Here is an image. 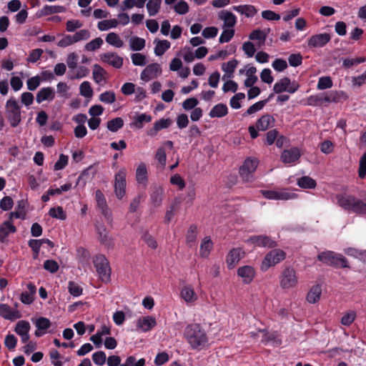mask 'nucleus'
<instances>
[{"label":"nucleus","instance_id":"nucleus-1","mask_svg":"<svg viewBox=\"0 0 366 366\" xmlns=\"http://www.w3.org/2000/svg\"><path fill=\"white\" fill-rule=\"evenodd\" d=\"M184 337L192 349L202 350L209 346V338L203 327L198 323H191L184 330Z\"/></svg>","mask_w":366,"mask_h":366},{"label":"nucleus","instance_id":"nucleus-2","mask_svg":"<svg viewBox=\"0 0 366 366\" xmlns=\"http://www.w3.org/2000/svg\"><path fill=\"white\" fill-rule=\"evenodd\" d=\"M337 204L346 210L352 211L357 214H366V202L350 194L337 196Z\"/></svg>","mask_w":366,"mask_h":366},{"label":"nucleus","instance_id":"nucleus-3","mask_svg":"<svg viewBox=\"0 0 366 366\" xmlns=\"http://www.w3.org/2000/svg\"><path fill=\"white\" fill-rule=\"evenodd\" d=\"M5 114L12 127H16L21 122V107L14 97H10L6 101Z\"/></svg>","mask_w":366,"mask_h":366},{"label":"nucleus","instance_id":"nucleus-4","mask_svg":"<svg viewBox=\"0 0 366 366\" xmlns=\"http://www.w3.org/2000/svg\"><path fill=\"white\" fill-rule=\"evenodd\" d=\"M298 285L296 270L292 267H285L280 276V286L283 290L295 288Z\"/></svg>","mask_w":366,"mask_h":366},{"label":"nucleus","instance_id":"nucleus-5","mask_svg":"<svg viewBox=\"0 0 366 366\" xmlns=\"http://www.w3.org/2000/svg\"><path fill=\"white\" fill-rule=\"evenodd\" d=\"M317 258L320 261L328 265L340 267H348L346 258L342 254L335 253L332 251L321 252L318 254Z\"/></svg>","mask_w":366,"mask_h":366},{"label":"nucleus","instance_id":"nucleus-6","mask_svg":"<svg viewBox=\"0 0 366 366\" xmlns=\"http://www.w3.org/2000/svg\"><path fill=\"white\" fill-rule=\"evenodd\" d=\"M94 267L99 278L103 282L110 280V267L108 259L103 254L96 256L94 259Z\"/></svg>","mask_w":366,"mask_h":366},{"label":"nucleus","instance_id":"nucleus-7","mask_svg":"<svg viewBox=\"0 0 366 366\" xmlns=\"http://www.w3.org/2000/svg\"><path fill=\"white\" fill-rule=\"evenodd\" d=\"M126 177L127 170L125 168H121L114 175V190L119 199H122L126 194Z\"/></svg>","mask_w":366,"mask_h":366},{"label":"nucleus","instance_id":"nucleus-8","mask_svg":"<svg viewBox=\"0 0 366 366\" xmlns=\"http://www.w3.org/2000/svg\"><path fill=\"white\" fill-rule=\"evenodd\" d=\"M285 252L282 249H273L266 254L262 264L261 269L267 271L270 267L274 266L285 259Z\"/></svg>","mask_w":366,"mask_h":366},{"label":"nucleus","instance_id":"nucleus-9","mask_svg":"<svg viewBox=\"0 0 366 366\" xmlns=\"http://www.w3.org/2000/svg\"><path fill=\"white\" fill-rule=\"evenodd\" d=\"M259 162L256 158H247L239 168V174L245 182H251L253 179V174L255 172Z\"/></svg>","mask_w":366,"mask_h":366},{"label":"nucleus","instance_id":"nucleus-10","mask_svg":"<svg viewBox=\"0 0 366 366\" xmlns=\"http://www.w3.org/2000/svg\"><path fill=\"white\" fill-rule=\"evenodd\" d=\"M262 195L268 199L273 200H288L296 198V194L289 192L286 189L279 190H262Z\"/></svg>","mask_w":366,"mask_h":366},{"label":"nucleus","instance_id":"nucleus-11","mask_svg":"<svg viewBox=\"0 0 366 366\" xmlns=\"http://www.w3.org/2000/svg\"><path fill=\"white\" fill-rule=\"evenodd\" d=\"M298 87L297 84L295 82L291 83L288 77H284L274 84L273 91L276 94H280L283 92L293 94L298 89Z\"/></svg>","mask_w":366,"mask_h":366},{"label":"nucleus","instance_id":"nucleus-12","mask_svg":"<svg viewBox=\"0 0 366 366\" xmlns=\"http://www.w3.org/2000/svg\"><path fill=\"white\" fill-rule=\"evenodd\" d=\"M98 239L101 244L107 249H112L114 247V239L109 234V232L104 225H99L96 227Z\"/></svg>","mask_w":366,"mask_h":366},{"label":"nucleus","instance_id":"nucleus-13","mask_svg":"<svg viewBox=\"0 0 366 366\" xmlns=\"http://www.w3.org/2000/svg\"><path fill=\"white\" fill-rule=\"evenodd\" d=\"M245 252L241 248H233L230 249L226 257V263L227 267L233 269L244 257Z\"/></svg>","mask_w":366,"mask_h":366},{"label":"nucleus","instance_id":"nucleus-14","mask_svg":"<svg viewBox=\"0 0 366 366\" xmlns=\"http://www.w3.org/2000/svg\"><path fill=\"white\" fill-rule=\"evenodd\" d=\"M162 73V69L159 64L154 63L148 65L142 71L140 77L144 81H148L157 77Z\"/></svg>","mask_w":366,"mask_h":366},{"label":"nucleus","instance_id":"nucleus-15","mask_svg":"<svg viewBox=\"0 0 366 366\" xmlns=\"http://www.w3.org/2000/svg\"><path fill=\"white\" fill-rule=\"evenodd\" d=\"M95 199H96L98 207L100 209L102 214L104 216L106 219L107 221H112V212L107 206L105 197L101 190L98 189L96 191Z\"/></svg>","mask_w":366,"mask_h":366},{"label":"nucleus","instance_id":"nucleus-16","mask_svg":"<svg viewBox=\"0 0 366 366\" xmlns=\"http://www.w3.org/2000/svg\"><path fill=\"white\" fill-rule=\"evenodd\" d=\"M330 39V35L327 33L315 34L308 39L307 45L310 48L323 47Z\"/></svg>","mask_w":366,"mask_h":366},{"label":"nucleus","instance_id":"nucleus-17","mask_svg":"<svg viewBox=\"0 0 366 366\" xmlns=\"http://www.w3.org/2000/svg\"><path fill=\"white\" fill-rule=\"evenodd\" d=\"M100 59L116 69H119L123 65V58L114 52L104 53L100 55Z\"/></svg>","mask_w":366,"mask_h":366},{"label":"nucleus","instance_id":"nucleus-18","mask_svg":"<svg viewBox=\"0 0 366 366\" xmlns=\"http://www.w3.org/2000/svg\"><path fill=\"white\" fill-rule=\"evenodd\" d=\"M0 317L14 321L21 317V313L17 309H14L7 304H0Z\"/></svg>","mask_w":366,"mask_h":366},{"label":"nucleus","instance_id":"nucleus-19","mask_svg":"<svg viewBox=\"0 0 366 366\" xmlns=\"http://www.w3.org/2000/svg\"><path fill=\"white\" fill-rule=\"evenodd\" d=\"M218 19L223 22L222 28H232L237 22L236 16L231 11L227 10H222L218 14Z\"/></svg>","mask_w":366,"mask_h":366},{"label":"nucleus","instance_id":"nucleus-20","mask_svg":"<svg viewBox=\"0 0 366 366\" xmlns=\"http://www.w3.org/2000/svg\"><path fill=\"white\" fill-rule=\"evenodd\" d=\"M300 152L298 148L293 147L282 152L280 159L286 164H290L297 162L300 157Z\"/></svg>","mask_w":366,"mask_h":366},{"label":"nucleus","instance_id":"nucleus-21","mask_svg":"<svg viewBox=\"0 0 366 366\" xmlns=\"http://www.w3.org/2000/svg\"><path fill=\"white\" fill-rule=\"evenodd\" d=\"M246 242L254 245V247H273L276 244L270 238L267 236L257 235L249 237Z\"/></svg>","mask_w":366,"mask_h":366},{"label":"nucleus","instance_id":"nucleus-22","mask_svg":"<svg viewBox=\"0 0 366 366\" xmlns=\"http://www.w3.org/2000/svg\"><path fill=\"white\" fill-rule=\"evenodd\" d=\"M237 273L238 277L242 279L244 284H249L252 282L256 272L252 266L245 265L239 267Z\"/></svg>","mask_w":366,"mask_h":366},{"label":"nucleus","instance_id":"nucleus-23","mask_svg":"<svg viewBox=\"0 0 366 366\" xmlns=\"http://www.w3.org/2000/svg\"><path fill=\"white\" fill-rule=\"evenodd\" d=\"M55 98V91L51 86L41 88L36 95V101L41 104L44 101L51 102Z\"/></svg>","mask_w":366,"mask_h":366},{"label":"nucleus","instance_id":"nucleus-24","mask_svg":"<svg viewBox=\"0 0 366 366\" xmlns=\"http://www.w3.org/2000/svg\"><path fill=\"white\" fill-rule=\"evenodd\" d=\"M214 242L209 236L204 237L200 242L199 256L202 258H207L213 250Z\"/></svg>","mask_w":366,"mask_h":366},{"label":"nucleus","instance_id":"nucleus-25","mask_svg":"<svg viewBox=\"0 0 366 366\" xmlns=\"http://www.w3.org/2000/svg\"><path fill=\"white\" fill-rule=\"evenodd\" d=\"M157 325L156 319L152 316H144L139 318L137 323L138 329L142 332H148Z\"/></svg>","mask_w":366,"mask_h":366},{"label":"nucleus","instance_id":"nucleus-26","mask_svg":"<svg viewBox=\"0 0 366 366\" xmlns=\"http://www.w3.org/2000/svg\"><path fill=\"white\" fill-rule=\"evenodd\" d=\"M107 71L100 65L96 64L93 66L92 77L94 82L99 85H104L107 81Z\"/></svg>","mask_w":366,"mask_h":366},{"label":"nucleus","instance_id":"nucleus-27","mask_svg":"<svg viewBox=\"0 0 366 366\" xmlns=\"http://www.w3.org/2000/svg\"><path fill=\"white\" fill-rule=\"evenodd\" d=\"M274 118L270 114L262 115L256 122V127L259 131H266L274 125Z\"/></svg>","mask_w":366,"mask_h":366},{"label":"nucleus","instance_id":"nucleus-28","mask_svg":"<svg viewBox=\"0 0 366 366\" xmlns=\"http://www.w3.org/2000/svg\"><path fill=\"white\" fill-rule=\"evenodd\" d=\"M181 297L189 304L194 303L198 298L197 294L191 285L182 287L180 291Z\"/></svg>","mask_w":366,"mask_h":366},{"label":"nucleus","instance_id":"nucleus-29","mask_svg":"<svg viewBox=\"0 0 366 366\" xmlns=\"http://www.w3.org/2000/svg\"><path fill=\"white\" fill-rule=\"evenodd\" d=\"M136 179L138 184L146 186L148 182V171L145 163L141 162L136 169Z\"/></svg>","mask_w":366,"mask_h":366},{"label":"nucleus","instance_id":"nucleus-30","mask_svg":"<svg viewBox=\"0 0 366 366\" xmlns=\"http://www.w3.org/2000/svg\"><path fill=\"white\" fill-rule=\"evenodd\" d=\"M327 98L326 99L327 103H340L346 101L348 99V95L344 91L333 90L327 93Z\"/></svg>","mask_w":366,"mask_h":366},{"label":"nucleus","instance_id":"nucleus-31","mask_svg":"<svg viewBox=\"0 0 366 366\" xmlns=\"http://www.w3.org/2000/svg\"><path fill=\"white\" fill-rule=\"evenodd\" d=\"M16 228L11 220L5 221L0 224V242H4L11 233H15Z\"/></svg>","mask_w":366,"mask_h":366},{"label":"nucleus","instance_id":"nucleus-32","mask_svg":"<svg viewBox=\"0 0 366 366\" xmlns=\"http://www.w3.org/2000/svg\"><path fill=\"white\" fill-rule=\"evenodd\" d=\"M171 124V119H161L154 123L153 127L147 131V135L154 137L157 134L159 131L168 128Z\"/></svg>","mask_w":366,"mask_h":366},{"label":"nucleus","instance_id":"nucleus-33","mask_svg":"<svg viewBox=\"0 0 366 366\" xmlns=\"http://www.w3.org/2000/svg\"><path fill=\"white\" fill-rule=\"evenodd\" d=\"M232 9L242 15H244L247 18H252L257 13V9L253 5L250 4L233 6Z\"/></svg>","mask_w":366,"mask_h":366},{"label":"nucleus","instance_id":"nucleus-34","mask_svg":"<svg viewBox=\"0 0 366 366\" xmlns=\"http://www.w3.org/2000/svg\"><path fill=\"white\" fill-rule=\"evenodd\" d=\"M269 30L254 29L249 35V39L252 41H257V45L262 47L266 41Z\"/></svg>","mask_w":366,"mask_h":366},{"label":"nucleus","instance_id":"nucleus-35","mask_svg":"<svg viewBox=\"0 0 366 366\" xmlns=\"http://www.w3.org/2000/svg\"><path fill=\"white\" fill-rule=\"evenodd\" d=\"M29 292H24L20 296V300L25 305H30L34 300V295L36 294V287L33 283H29L26 285Z\"/></svg>","mask_w":366,"mask_h":366},{"label":"nucleus","instance_id":"nucleus-36","mask_svg":"<svg viewBox=\"0 0 366 366\" xmlns=\"http://www.w3.org/2000/svg\"><path fill=\"white\" fill-rule=\"evenodd\" d=\"M322 288L320 285H313L309 290L306 296V300L310 304L317 302L321 297Z\"/></svg>","mask_w":366,"mask_h":366},{"label":"nucleus","instance_id":"nucleus-37","mask_svg":"<svg viewBox=\"0 0 366 366\" xmlns=\"http://www.w3.org/2000/svg\"><path fill=\"white\" fill-rule=\"evenodd\" d=\"M106 42L115 48H122L124 46V42L119 34L116 32H110L107 34L105 38Z\"/></svg>","mask_w":366,"mask_h":366},{"label":"nucleus","instance_id":"nucleus-38","mask_svg":"<svg viewBox=\"0 0 366 366\" xmlns=\"http://www.w3.org/2000/svg\"><path fill=\"white\" fill-rule=\"evenodd\" d=\"M164 196V190L162 187H156L153 189L151 194L150 199L154 207H159L163 200Z\"/></svg>","mask_w":366,"mask_h":366},{"label":"nucleus","instance_id":"nucleus-39","mask_svg":"<svg viewBox=\"0 0 366 366\" xmlns=\"http://www.w3.org/2000/svg\"><path fill=\"white\" fill-rule=\"evenodd\" d=\"M228 113V108L224 104H217L210 110L209 115L211 118H222Z\"/></svg>","mask_w":366,"mask_h":366},{"label":"nucleus","instance_id":"nucleus-40","mask_svg":"<svg viewBox=\"0 0 366 366\" xmlns=\"http://www.w3.org/2000/svg\"><path fill=\"white\" fill-rule=\"evenodd\" d=\"M257 69L253 66H247V69L245 71V75L247 79L244 81V86L246 87H251L257 81L258 78L256 76Z\"/></svg>","mask_w":366,"mask_h":366},{"label":"nucleus","instance_id":"nucleus-41","mask_svg":"<svg viewBox=\"0 0 366 366\" xmlns=\"http://www.w3.org/2000/svg\"><path fill=\"white\" fill-rule=\"evenodd\" d=\"M118 25L119 21L117 19H111L99 21L97 24V28L99 31H104L117 28Z\"/></svg>","mask_w":366,"mask_h":366},{"label":"nucleus","instance_id":"nucleus-42","mask_svg":"<svg viewBox=\"0 0 366 366\" xmlns=\"http://www.w3.org/2000/svg\"><path fill=\"white\" fill-rule=\"evenodd\" d=\"M154 42L156 43L154 54L159 56L163 55L171 46L170 42L167 40H155Z\"/></svg>","mask_w":366,"mask_h":366},{"label":"nucleus","instance_id":"nucleus-43","mask_svg":"<svg viewBox=\"0 0 366 366\" xmlns=\"http://www.w3.org/2000/svg\"><path fill=\"white\" fill-rule=\"evenodd\" d=\"M145 46V40L142 38L133 36L129 39V47L132 51H141Z\"/></svg>","mask_w":366,"mask_h":366},{"label":"nucleus","instance_id":"nucleus-44","mask_svg":"<svg viewBox=\"0 0 366 366\" xmlns=\"http://www.w3.org/2000/svg\"><path fill=\"white\" fill-rule=\"evenodd\" d=\"M327 98V93H323V94H317V95H312L307 98V104L310 105V106L320 105V104L327 103V102H326Z\"/></svg>","mask_w":366,"mask_h":366},{"label":"nucleus","instance_id":"nucleus-45","mask_svg":"<svg viewBox=\"0 0 366 366\" xmlns=\"http://www.w3.org/2000/svg\"><path fill=\"white\" fill-rule=\"evenodd\" d=\"M162 0H149L147 4V9L150 16H155L160 9Z\"/></svg>","mask_w":366,"mask_h":366},{"label":"nucleus","instance_id":"nucleus-46","mask_svg":"<svg viewBox=\"0 0 366 366\" xmlns=\"http://www.w3.org/2000/svg\"><path fill=\"white\" fill-rule=\"evenodd\" d=\"M65 11L66 8L63 6L45 5L41 9V13L43 15L46 16L53 14L63 13Z\"/></svg>","mask_w":366,"mask_h":366},{"label":"nucleus","instance_id":"nucleus-47","mask_svg":"<svg viewBox=\"0 0 366 366\" xmlns=\"http://www.w3.org/2000/svg\"><path fill=\"white\" fill-rule=\"evenodd\" d=\"M124 126V121L121 117H116L107 124V129L112 132H117Z\"/></svg>","mask_w":366,"mask_h":366},{"label":"nucleus","instance_id":"nucleus-48","mask_svg":"<svg viewBox=\"0 0 366 366\" xmlns=\"http://www.w3.org/2000/svg\"><path fill=\"white\" fill-rule=\"evenodd\" d=\"M152 116L146 113H142L137 115L134 122V124L138 129H142L144 123H149L152 121Z\"/></svg>","mask_w":366,"mask_h":366},{"label":"nucleus","instance_id":"nucleus-49","mask_svg":"<svg viewBox=\"0 0 366 366\" xmlns=\"http://www.w3.org/2000/svg\"><path fill=\"white\" fill-rule=\"evenodd\" d=\"M234 36V29L232 28H222V32L219 38V42L224 44L229 42Z\"/></svg>","mask_w":366,"mask_h":366},{"label":"nucleus","instance_id":"nucleus-50","mask_svg":"<svg viewBox=\"0 0 366 366\" xmlns=\"http://www.w3.org/2000/svg\"><path fill=\"white\" fill-rule=\"evenodd\" d=\"M300 187L305 189H313L316 187V182L309 177H302L297 181Z\"/></svg>","mask_w":366,"mask_h":366},{"label":"nucleus","instance_id":"nucleus-51","mask_svg":"<svg viewBox=\"0 0 366 366\" xmlns=\"http://www.w3.org/2000/svg\"><path fill=\"white\" fill-rule=\"evenodd\" d=\"M31 326L28 321L26 320H19L15 327V332L19 335H24L26 333H29L30 330Z\"/></svg>","mask_w":366,"mask_h":366},{"label":"nucleus","instance_id":"nucleus-52","mask_svg":"<svg viewBox=\"0 0 366 366\" xmlns=\"http://www.w3.org/2000/svg\"><path fill=\"white\" fill-rule=\"evenodd\" d=\"M238 64L237 59H232L222 65V69L229 74L228 77H231Z\"/></svg>","mask_w":366,"mask_h":366},{"label":"nucleus","instance_id":"nucleus-53","mask_svg":"<svg viewBox=\"0 0 366 366\" xmlns=\"http://www.w3.org/2000/svg\"><path fill=\"white\" fill-rule=\"evenodd\" d=\"M80 94L86 98H91L93 96V89L91 84L87 81H83L79 86Z\"/></svg>","mask_w":366,"mask_h":366},{"label":"nucleus","instance_id":"nucleus-54","mask_svg":"<svg viewBox=\"0 0 366 366\" xmlns=\"http://www.w3.org/2000/svg\"><path fill=\"white\" fill-rule=\"evenodd\" d=\"M99 99L104 104H112L116 101V95L113 91H106L99 95Z\"/></svg>","mask_w":366,"mask_h":366},{"label":"nucleus","instance_id":"nucleus-55","mask_svg":"<svg viewBox=\"0 0 366 366\" xmlns=\"http://www.w3.org/2000/svg\"><path fill=\"white\" fill-rule=\"evenodd\" d=\"M333 83L330 76H321L319 78L317 88L319 90H324L330 89Z\"/></svg>","mask_w":366,"mask_h":366},{"label":"nucleus","instance_id":"nucleus-56","mask_svg":"<svg viewBox=\"0 0 366 366\" xmlns=\"http://www.w3.org/2000/svg\"><path fill=\"white\" fill-rule=\"evenodd\" d=\"M250 334L254 338L261 337V341L264 343H268L274 338L273 335L269 334L265 330H258L257 332H251Z\"/></svg>","mask_w":366,"mask_h":366},{"label":"nucleus","instance_id":"nucleus-57","mask_svg":"<svg viewBox=\"0 0 366 366\" xmlns=\"http://www.w3.org/2000/svg\"><path fill=\"white\" fill-rule=\"evenodd\" d=\"M174 11L180 15H184L189 11L188 4L183 0H180L173 6Z\"/></svg>","mask_w":366,"mask_h":366},{"label":"nucleus","instance_id":"nucleus-58","mask_svg":"<svg viewBox=\"0 0 366 366\" xmlns=\"http://www.w3.org/2000/svg\"><path fill=\"white\" fill-rule=\"evenodd\" d=\"M155 159L162 168H164L167 163V155L164 147H160L157 149Z\"/></svg>","mask_w":366,"mask_h":366},{"label":"nucleus","instance_id":"nucleus-59","mask_svg":"<svg viewBox=\"0 0 366 366\" xmlns=\"http://www.w3.org/2000/svg\"><path fill=\"white\" fill-rule=\"evenodd\" d=\"M103 39L100 37L95 38L94 39L92 40L89 43H87L84 49L88 51H94L98 49H99L102 45L103 44Z\"/></svg>","mask_w":366,"mask_h":366},{"label":"nucleus","instance_id":"nucleus-60","mask_svg":"<svg viewBox=\"0 0 366 366\" xmlns=\"http://www.w3.org/2000/svg\"><path fill=\"white\" fill-rule=\"evenodd\" d=\"M245 98V94L242 92H239L234 95L230 101L229 105L232 109H238L241 107L240 102Z\"/></svg>","mask_w":366,"mask_h":366},{"label":"nucleus","instance_id":"nucleus-61","mask_svg":"<svg viewBox=\"0 0 366 366\" xmlns=\"http://www.w3.org/2000/svg\"><path fill=\"white\" fill-rule=\"evenodd\" d=\"M267 102L268 99H265L254 103L247 109L246 114L251 115L262 110L265 106V104L267 103Z\"/></svg>","mask_w":366,"mask_h":366},{"label":"nucleus","instance_id":"nucleus-62","mask_svg":"<svg viewBox=\"0 0 366 366\" xmlns=\"http://www.w3.org/2000/svg\"><path fill=\"white\" fill-rule=\"evenodd\" d=\"M41 82V78L40 76L36 75L32 76L26 81L27 89L29 91H34L36 89Z\"/></svg>","mask_w":366,"mask_h":366},{"label":"nucleus","instance_id":"nucleus-63","mask_svg":"<svg viewBox=\"0 0 366 366\" xmlns=\"http://www.w3.org/2000/svg\"><path fill=\"white\" fill-rule=\"evenodd\" d=\"M49 214L53 218L62 220L65 219L66 217V213L64 212L61 207L51 208L49 212Z\"/></svg>","mask_w":366,"mask_h":366},{"label":"nucleus","instance_id":"nucleus-64","mask_svg":"<svg viewBox=\"0 0 366 366\" xmlns=\"http://www.w3.org/2000/svg\"><path fill=\"white\" fill-rule=\"evenodd\" d=\"M242 50L247 55V56L249 58L252 57L256 52V48L254 44L249 41L243 43Z\"/></svg>","mask_w":366,"mask_h":366}]
</instances>
